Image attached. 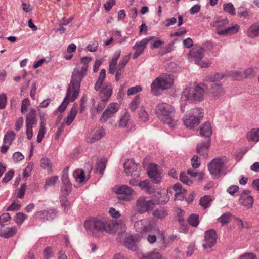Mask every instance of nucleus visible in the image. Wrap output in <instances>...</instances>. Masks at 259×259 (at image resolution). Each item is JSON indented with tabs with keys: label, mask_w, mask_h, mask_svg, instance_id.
<instances>
[{
	"label": "nucleus",
	"mask_w": 259,
	"mask_h": 259,
	"mask_svg": "<svg viewBox=\"0 0 259 259\" xmlns=\"http://www.w3.org/2000/svg\"><path fill=\"white\" fill-rule=\"evenodd\" d=\"M36 111L34 109H30L26 115V123L37 124Z\"/></svg>",
	"instance_id": "obj_29"
},
{
	"label": "nucleus",
	"mask_w": 259,
	"mask_h": 259,
	"mask_svg": "<svg viewBox=\"0 0 259 259\" xmlns=\"http://www.w3.org/2000/svg\"><path fill=\"white\" fill-rule=\"evenodd\" d=\"M174 83L172 76L167 74H162L152 82L151 89L154 95L159 94V89L166 90L171 87Z\"/></svg>",
	"instance_id": "obj_5"
},
{
	"label": "nucleus",
	"mask_w": 259,
	"mask_h": 259,
	"mask_svg": "<svg viewBox=\"0 0 259 259\" xmlns=\"http://www.w3.org/2000/svg\"><path fill=\"white\" fill-rule=\"evenodd\" d=\"M217 234L215 232L210 229L205 232V240L203 246L205 249L210 248L216 243Z\"/></svg>",
	"instance_id": "obj_16"
},
{
	"label": "nucleus",
	"mask_w": 259,
	"mask_h": 259,
	"mask_svg": "<svg viewBox=\"0 0 259 259\" xmlns=\"http://www.w3.org/2000/svg\"><path fill=\"white\" fill-rule=\"evenodd\" d=\"M152 39V37H147L143 39L140 41L137 42L135 45L133 47V50L134 52L133 54L132 58L134 59L137 58L141 54H142L146 45Z\"/></svg>",
	"instance_id": "obj_15"
},
{
	"label": "nucleus",
	"mask_w": 259,
	"mask_h": 259,
	"mask_svg": "<svg viewBox=\"0 0 259 259\" xmlns=\"http://www.w3.org/2000/svg\"><path fill=\"white\" fill-rule=\"evenodd\" d=\"M121 54V51L120 50L116 51L111 61L109 63V72L111 74H114L116 72H117L118 67L117 66V60L118 58L120 57Z\"/></svg>",
	"instance_id": "obj_21"
},
{
	"label": "nucleus",
	"mask_w": 259,
	"mask_h": 259,
	"mask_svg": "<svg viewBox=\"0 0 259 259\" xmlns=\"http://www.w3.org/2000/svg\"><path fill=\"white\" fill-rule=\"evenodd\" d=\"M223 10L231 15H234L236 14L235 9L231 3L224 4L223 5Z\"/></svg>",
	"instance_id": "obj_40"
},
{
	"label": "nucleus",
	"mask_w": 259,
	"mask_h": 259,
	"mask_svg": "<svg viewBox=\"0 0 259 259\" xmlns=\"http://www.w3.org/2000/svg\"><path fill=\"white\" fill-rule=\"evenodd\" d=\"M43 254L44 259H49L53 254L52 248L46 247L44 250Z\"/></svg>",
	"instance_id": "obj_59"
},
{
	"label": "nucleus",
	"mask_w": 259,
	"mask_h": 259,
	"mask_svg": "<svg viewBox=\"0 0 259 259\" xmlns=\"http://www.w3.org/2000/svg\"><path fill=\"white\" fill-rule=\"evenodd\" d=\"M23 118L22 117H19L15 121V129L16 131H19L23 125Z\"/></svg>",
	"instance_id": "obj_57"
},
{
	"label": "nucleus",
	"mask_w": 259,
	"mask_h": 259,
	"mask_svg": "<svg viewBox=\"0 0 259 259\" xmlns=\"http://www.w3.org/2000/svg\"><path fill=\"white\" fill-rule=\"evenodd\" d=\"M130 59V55H127L123 57L122 60L118 65V69L116 74V79L118 80L121 76L122 71V69L125 66Z\"/></svg>",
	"instance_id": "obj_26"
},
{
	"label": "nucleus",
	"mask_w": 259,
	"mask_h": 259,
	"mask_svg": "<svg viewBox=\"0 0 259 259\" xmlns=\"http://www.w3.org/2000/svg\"><path fill=\"white\" fill-rule=\"evenodd\" d=\"M112 93V87L109 84H104L99 92V97L104 101H108Z\"/></svg>",
	"instance_id": "obj_18"
},
{
	"label": "nucleus",
	"mask_w": 259,
	"mask_h": 259,
	"mask_svg": "<svg viewBox=\"0 0 259 259\" xmlns=\"http://www.w3.org/2000/svg\"><path fill=\"white\" fill-rule=\"evenodd\" d=\"M180 179L181 181H182L183 183L186 184L187 185H190L192 183V181L190 180L187 175L183 172L180 174Z\"/></svg>",
	"instance_id": "obj_56"
},
{
	"label": "nucleus",
	"mask_w": 259,
	"mask_h": 259,
	"mask_svg": "<svg viewBox=\"0 0 259 259\" xmlns=\"http://www.w3.org/2000/svg\"><path fill=\"white\" fill-rule=\"evenodd\" d=\"M200 165L199 158L197 156H194L192 158V165L194 168H198Z\"/></svg>",
	"instance_id": "obj_63"
},
{
	"label": "nucleus",
	"mask_w": 259,
	"mask_h": 259,
	"mask_svg": "<svg viewBox=\"0 0 259 259\" xmlns=\"http://www.w3.org/2000/svg\"><path fill=\"white\" fill-rule=\"evenodd\" d=\"M211 201L212 199L209 195H205L201 198L199 203L203 208H206L210 205Z\"/></svg>",
	"instance_id": "obj_41"
},
{
	"label": "nucleus",
	"mask_w": 259,
	"mask_h": 259,
	"mask_svg": "<svg viewBox=\"0 0 259 259\" xmlns=\"http://www.w3.org/2000/svg\"><path fill=\"white\" fill-rule=\"evenodd\" d=\"M15 133L13 131H8L4 136V143L11 145L15 137Z\"/></svg>",
	"instance_id": "obj_33"
},
{
	"label": "nucleus",
	"mask_w": 259,
	"mask_h": 259,
	"mask_svg": "<svg viewBox=\"0 0 259 259\" xmlns=\"http://www.w3.org/2000/svg\"><path fill=\"white\" fill-rule=\"evenodd\" d=\"M147 173L148 176L153 183H158L161 181L162 171L158 168L157 164L154 163L150 164L148 167Z\"/></svg>",
	"instance_id": "obj_14"
},
{
	"label": "nucleus",
	"mask_w": 259,
	"mask_h": 259,
	"mask_svg": "<svg viewBox=\"0 0 259 259\" xmlns=\"http://www.w3.org/2000/svg\"><path fill=\"white\" fill-rule=\"evenodd\" d=\"M17 232V228L16 227H8L2 233V235L5 238H9L14 235Z\"/></svg>",
	"instance_id": "obj_36"
},
{
	"label": "nucleus",
	"mask_w": 259,
	"mask_h": 259,
	"mask_svg": "<svg viewBox=\"0 0 259 259\" xmlns=\"http://www.w3.org/2000/svg\"><path fill=\"white\" fill-rule=\"evenodd\" d=\"M172 189L175 192V197L176 198L179 197V196L183 195L186 193L187 190L182 187L181 184L179 183L175 184L172 187Z\"/></svg>",
	"instance_id": "obj_31"
},
{
	"label": "nucleus",
	"mask_w": 259,
	"mask_h": 259,
	"mask_svg": "<svg viewBox=\"0 0 259 259\" xmlns=\"http://www.w3.org/2000/svg\"><path fill=\"white\" fill-rule=\"evenodd\" d=\"M119 107V104L117 103H111L109 104L100 117V122L101 123L106 122L118 111Z\"/></svg>",
	"instance_id": "obj_12"
},
{
	"label": "nucleus",
	"mask_w": 259,
	"mask_h": 259,
	"mask_svg": "<svg viewBox=\"0 0 259 259\" xmlns=\"http://www.w3.org/2000/svg\"><path fill=\"white\" fill-rule=\"evenodd\" d=\"M91 58L85 57L81 59L80 62L81 70H75L73 74H77L81 76V79L84 76L85 73L88 69V63L91 61Z\"/></svg>",
	"instance_id": "obj_20"
},
{
	"label": "nucleus",
	"mask_w": 259,
	"mask_h": 259,
	"mask_svg": "<svg viewBox=\"0 0 259 259\" xmlns=\"http://www.w3.org/2000/svg\"><path fill=\"white\" fill-rule=\"evenodd\" d=\"M45 134V124L43 122L40 123V128L37 135V141L38 143H40L44 137Z\"/></svg>",
	"instance_id": "obj_50"
},
{
	"label": "nucleus",
	"mask_w": 259,
	"mask_h": 259,
	"mask_svg": "<svg viewBox=\"0 0 259 259\" xmlns=\"http://www.w3.org/2000/svg\"><path fill=\"white\" fill-rule=\"evenodd\" d=\"M35 124L26 123V134L27 138L31 140L33 137V127L35 126Z\"/></svg>",
	"instance_id": "obj_46"
},
{
	"label": "nucleus",
	"mask_w": 259,
	"mask_h": 259,
	"mask_svg": "<svg viewBox=\"0 0 259 259\" xmlns=\"http://www.w3.org/2000/svg\"><path fill=\"white\" fill-rule=\"evenodd\" d=\"M189 224L193 227H196L199 224V216L196 214H192L188 218Z\"/></svg>",
	"instance_id": "obj_43"
},
{
	"label": "nucleus",
	"mask_w": 259,
	"mask_h": 259,
	"mask_svg": "<svg viewBox=\"0 0 259 259\" xmlns=\"http://www.w3.org/2000/svg\"><path fill=\"white\" fill-rule=\"evenodd\" d=\"M257 73V70L254 68H249L246 70L244 73V76L240 72H234L231 74L232 77L235 80H241L244 78L253 76Z\"/></svg>",
	"instance_id": "obj_19"
},
{
	"label": "nucleus",
	"mask_w": 259,
	"mask_h": 259,
	"mask_svg": "<svg viewBox=\"0 0 259 259\" xmlns=\"http://www.w3.org/2000/svg\"><path fill=\"white\" fill-rule=\"evenodd\" d=\"M158 118L164 123L173 126V117L175 113L174 107L170 104L162 102L158 104L155 109Z\"/></svg>",
	"instance_id": "obj_2"
},
{
	"label": "nucleus",
	"mask_w": 259,
	"mask_h": 259,
	"mask_svg": "<svg viewBox=\"0 0 259 259\" xmlns=\"http://www.w3.org/2000/svg\"><path fill=\"white\" fill-rule=\"evenodd\" d=\"M228 20L218 18L215 21L211 23L212 27H215L216 32L220 35H228L236 33L238 32L240 27L235 24L231 27H228Z\"/></svg>",
	"instance_id": "obj_4"
},
{
	"label": "nucleus",
	"mask_w": 259,
	"mask_h": 259,
	"mask_svg": "<svg viewBox=\"0 0 259 259\" xmlns=\"http://www.w3.org/2000/svg\"><path fill=\"white\" fill-rule=\"evenodd\" d=\"M114 191L115 193L119 195V198L124 200H129L131 196L135 194V191L127 185H122L115 187Z\"/></svg>",
	"instance_id": "obj_11"
},
{
	"label": "nucleus",
	"mask_w": 259,
	"mask_h": 259,
	"mask_svg": "<svg viewBox=\"0 0 259 259\" xmlns=\"http://www.w3.org/2000/svg\"><path fill=\"white\" fill-rule=\"evenodd\" d=\"M233 217L229 213L224 214L218 219V221L222 224L224 225L233 220Z\"/></svg>",
	"instance_id": "obj_49"
},
{
	"label": "nucleus",
	"mask_w": 259,
	"mask_h": 259,
	"mask_svg": "<svg viewBox=\"0 0 259 259\" xmlns=\"http://www.w3.org/2000/svg\"><path fill=\"white\" fill-rule=\"evenodd\" d=\"M40 166L41 168L46 170L48 173L53 172V165L49 158H42L40 161Z\"/></svg>",
	"instance_id": "obj_27"
},
{
	"label": "nucleus",
	"mask_w": 259,
	"mask_h": 259,
	"mask_svg": "<svg viewBox=\"0 0 259 259\" xmlns=\"http://www.w3.org/2000/svg\"><path fill=\"white\" fill-rule=\"evenodd\" d=\"M154 205L153 200H146L144 197H140L136 202L137 208L141 213L152 210Z\"/></svg>",
	"instance_id": "obj_13"
},
{
	"label": "nucleus",
	"mask_w": 259,
	"mask_h": 259,
	"mask_svg": "<svg viewBox=\"0 0 259 259\" xmlns=\"http://www.w3.org/2000/svg\"><path fill=\"white\" fill-rule=\"evenodd\" d=\"M98 48V43L97 41H92L88 45L87 48L90 52L96 51Z\"/></svg>",
	"instance_id": "obj_60"
},
{
	"label": "nucleus",
	"mask_w": 259,
	"mask_h": 259,
	"mask_svg": "<svg viewBox=\"0 0 259 259\" xmlns=\"http://www.w3.org/2000/svg\"><path fill=\"white\" fill-rule=\"evenodd\" d=\"M74 176L76 181L79 183L83 182L85 180L84 172L82 170H77L74 174Z\"/></svg>",
	"instance_id": "obj_48"
},
{
	"label": "nucleus",
	"mask_w": 259,
	"mask_h": 259,
	"mask_svg": "<svg viewBox=\"0 0 259 259\" xmlns=\"http://www.w3.org/2000/svg\"><path fill=\"white\" fill-rule=\"evenodd\" d=\"M142 88L139 85H137L128 89L127 94L128 96H131L140 92Z\"/></svg>",
	"instance_id": "obj_54"
},
{
	"label": "nucleus",
	"mask_w": 259,
	"mask_h": 259,
	"mask_svg": "<svg viewBox=\"0 0 259 259\" xmlns=\"http://www.w3.org/2000/svg\"><path fill=\"white\" fill-rule=\"evenodd\" d=\"M226 160L224 158H217L213 159L208 165V168L210 174L215 177H220V174L223 170Z\"/></svg>",
	"instance_id": "obj_9"
},
{
	"label": "nucleus",
	"mask_w": 259,
	"mask_h": 259,
	"mask_svg": "<svg viewBox=\"0 0 259 259\" xmlns=\"http://www.w3.org/2000/svg\"><path fill=\"white\" fill-rule=\"evenodd\" d=\"M204 93L203 88L199 85L194 88H186L183 91L182 98L184 100L200 101L203 99Z\"/></svg>",
	"instance_id": "obj_7"
},
{
	"label": "nucleus",
	"mask_w": 259,
	"mask_h": 259,
	"mask_svg": "<svg viewBox=\"0 0 259 259\" xmlns=\"http://www.w3.org/2000/svg\"><path fill=\"white\" fill-rule=\"evenodd\" d=\"M63 181L65 182V184L62 188V192L64 195H67L71 191V185L67 179L63 178Z\"/></svg>",
	"instance_id": "obj_45"
},
{
	"label": "nucleus",
	"mask_w": 259,
	"mask_h": 259,
	"mask_svg": "<svg viewBox=\"0 0 259 259\" xmlns=\"http://www.w3.org/2000/svg\"><path fill=\"white\" fill-rule=\"evenodd\" d=\"M69 103V102L64 99L61 105L58 108V111L61 113L63 112L66 110Z\"/></svg>",
	"instance_id": "obj_62"
},
{
	"label": "nucleus",
	"mask_w": 259,
	"mask_h": 259,
	"mask_svg": "<svg viewBox=\"0 0 259 259\" xmlns=\"http://www.w3.org/2000/svg\"><path fill=\"white\" fill-rule=\"evenodd\" d=\"M81 76L77 74H72V80L69 84L65 99L68 102H73L77 98L80 92V83Z\"/></svg>",
	"instance_id": "obj_6"
},
{
	"label": "nucleus",
	"mask_w": 259,
	"mask_h": 259,
	"mask_svg": "<svg viewBox=\"0 0 259 259\" xmlns=\"http://www.w3.org/2000/svg\"><path fill=\"white\" fill-rule=\"evenodd\" d=\"M14 175V171L13 170L8 171L5 174L4 177L3 178L2 182L3 183H7L13 178Z\"/></svg>",
	"instance_id": "obj_55"
},
{
	"label": "nucleus",
	"mask_w": 259,
	"mask_h": 259,
	"mask_svg": "<svg viewBox=\"0 0 259 259\" xmlns=\"http://www.w3.org/2000/svg\"><path fill=\"white\" fill-rule=\"evenodd\" d=\"M105 134V131L103 127H97L94 130L92 137L89 138L90 142H94L103 138Z\"/></svg>",
	"instance_id": "obj_23"
},
{
	"label": "nucleus",
	"mask_w": 259,
	"mask_h": 259,
	"mask_svg": "<svg viewBox=\"0 0 259 259\" xmlns=\"http://www.w3.org/2000/svg\"><path fill=\"white\" fill-rule=\"evenodd\" d=\"M248 35L250 37H254L259 35V23L251 25L248 30Z\"/></svg>",
	"instance_id": "obj_30"
},
{
	"label": "nucleus",
	"mask_w": 259,
	"mask_h": 259,
	"mask_svg": "<svg viewBox=\"0 0 259 259\" xmlns=\"http://www.w3.org/2000/svg\"><path fill=\"white\" fill-rule=\"evenodd\" d=\"M59 177L57 176H54L47 178L44 185V188L47 189L48 187L54 186L58 181Z\"/></svg>",
	"instance_id": "obj_37"
},
{
	"label": "nucleus",
	"mask_w": 259,
	"mask_h": 259,
	"mask_svg": "<svg viewBox=\"0 0 259 259\" xmlns=\"http://www.w3.org/2000/svg\"><path fill=\"white\" fill-rule=\"evenodd\" d=\"M27 218V215L22 213L19 212L14 217V221L18 226H20Z\"/></svg>",
	"instance_id": "obj_42"
},
{
	"label": "nucleus",
	"mask_w": 259,
	"mask_h": 259,
	"mask_svg": "<svg viewBox=\"0 0 259 259\" xmlns=\"http://www.w3.org/2000/svg\"><path fill=\"white\" fill-rule=\"evenodd\" d=\"M130 115L128 112L126 111L121 116L119 122V126L120 127H125L130 121Z\"/></svg>",
	"instance_id": "obj_35"
},
{
	"label": "nucleus",
	"mask_w": 259,
	"mask_h": 259,
	"mask_svg": "<svg viewBox=\"0 0 259 259\" xmlns=\"http://www.w3.org/2000/svg\"><path fill=\"white\" fill-rule=\"evenodd\" d=\"M7 102V97L5 94L2 93L0 95V109L5 108Z\"/></svg>",
	"instance_id": "obj_58"
},
{
	"label": "nucleus",
	"mask_w": 259,
	"mask_h": 259,
	"mask_svg": "<svg viewBox=\"0 0 259 259\" xmlns=\"http://www.w3.org/2000/svg\"><path fill=\"white\" fill-rule=\"evenodd\" d=\"M204 52V51L202 48H193L190 50L189 56L191 58H194L196 63L201 67L207 68L210 66V62L202 60Z\"/></svg>",
	"instance_id": "obj_8"
},
{
	"label": "nucleus",
	"mask_w": 259,
	"mask_h": 259,
	"mask_svg": "<svg viewBox=\"0 0 259 259\" xmlns=\"http://www.w3.org/2000/svg\"><path fill=\"white\" fill-rule=\"evenodd\" d=\"M136 241V238L131 235L126 238L125 244L126 247L133 250L135 249L136 248L135 244Z\"/></svg>",
	"instance_id": "obj_39"
},
{
	"label": "nucleus",
	"mask_w": 259,
	"mask_h": 259,
	"mask_svg": "<svg viewBox=\"0 0 259 259\" xmlns=\"http://www.w3.org/2000/svg\"><path fill=\"white\" fill-rule=\"evenodd\" d=\"M247 139L249 141L257 142L259 140V128L252 129L247 134Z\"/></svg>",
	"instance_id": "obj_32"
},
{
	"label": "nucleus",
	"mask_w": 259,
	"mask_h": 259,
	"mask_svg": "<svg viewBox=\"0 0 259 259\" xmlns=\"http://www.w3.org/2000/svg\"><path fill=\"white\" fill-rule=\"evenodd\" d=\"M30 105V102L28 99L26 98L22 101L21 108V111L22 113H24V112L27 111V109Z\"/></svg>",
	"instance_id": "obj_53"
},
{
	"label": "nucleus",
	"mask_w": 259,
	"mask_h": 259,
	"mask_svg": "<svg viewBox=\"0 0 259 259\" xmlns=\"http://www.w3.org/2000/svg\"><path fill=\"white\" fill-rule=\"evenodd\" d=\"M106 76V71L105 69H102L101 70V72H100L99 76L98 79V80L97 81L95 85V89L96 90L98 91L99 90L101 87L102 84L103 82V81L105 78Z\"/></svg>",
	"instance_id": "obj_34"
},
{
	"label": "nucleus",
	"mask_w": 259,
	"mask_h": 259,
	"mask_svg": "<svg viewBox=\"0 0 259 259\" xmlns=\"http://www.w3.org/2000/svg\"><path fill=\"white\" fill-rule=\"evenodd\" d=\"M33 167V164L32 162H30L28 164L27 166L23 171V175L24 178H27L30 176V174L32 170Z\"/></svg>",
	"instance_id": "obj_51"
},
{
	"label": "nucleus",
	"mask_w": 259,
	"mask_h": 259,
	"mask_svg": "<svg viewBox=\"0 0 259 259\" xmlns=\"http://www.w3.org/2000/svg\"><path fill=\"white\" fill-rule=\"evenodd\" d=\"M140 97L139 96L135 97L132 101L130 105V108L131 111H135L137 109L138 105L140 103Z\"/></svg>",
	"instance_id": "obj_47"
},
{
	"label": "nucleus",
	"mask_w": 259,
	"mask_h": 259,
	"mask_svg": "<svg viewBox=\"0 0 259 259\" xmlns=\"http://www.w3.org/2000/svg\"><path fill=\"white\" fill-rule=\"evenodd\" d=\"M125 172L133 177L139 176L137 165L132 160H127L124 163Z\"/></svg>",
	"instance_id": "obj_17"
},
{
	"label": "nucleus",
	"mask_w": 259,
	"mask_h": 259,
	"mask_svg": "<svg viewBox=\"0 0 259 259\" xmlns=\"http://www.w3.org/2000/svg\"><path fill=\"white\" fill-rule=\"evenodd\" d=\"M193 115H190L186 118L184 121V124L189 128H193L198 125L200 123V120L203 117L202 110L200 109H196L194 110Z\"/></svg>",
	"instance_id": "obj_10"
},
{
	"label": "nucleus",
	"mask_w": 259,
	"mask_h": 259,
	"mask_svg": "<svg viewBox=\"0 0 259 259\" xmlns=\"http://www.w3.org/2000/svg\"><path fill=\"white\" fill-rule=\"evenodd\" d=\"M135 228L137 232L141 234L151 233L147 237V240L150 243H154L156 241V237L162 240H164V233L161 231L155 223H152L148 220H141L135 224Z\"/></svg>",
	"instance_id": "obj_1"
},
{
	"label": "nucleus",
	"mask_w": 259,
	"mask_h": 259,
	"mask_svg": "<svg viewBox=\"0 0 259 259\" xmlns=\"http://www.w3.org/2000/svg\"><path fill=\"white\" fill-rule=\"evenodd\" d=\"M24 159L23 155L20 152H15L13 155V159L15 162H18Z\"/></svg>",
	"instance_id": "obj_64"
},
{
	"label": "nucleus",
	"mask_w": 259,
	"mask_h": 259,
	"mask_svg": "<svg viewBox=\"0 0 259 259\" xmlns=\"http://www.w3.org/2000/svg\"><path fill=\"white\" fill-rule=\"evenodd\" d=\"M210 142V139L207 138L203 144H199L197 148V152L200 155H207Z\"/></svg>",
	"instance_id": "obj_25"
},
{
	"label": "nucleus",
	"mask_w": 259,
	"mask_h": 259,
	"mask_svg": "<svg viewBox=\"0 0 259 259\" xmlns=\"http://www.w3.org/2000/svg\"><path fill=\"white\" fill-rule=\"evenodd\" d=\"M78 111V105L76 103L73 104L72 108L68 113L67 116L64 119L63 123L69 125L73 121Z\"/></svg>",
	"instance_id": "obj_22"
},
{
	"label": "nucleus",
	"mask_w": 259,
	"mask_h": 259,
	"mask_svg": "<svg viewBox=\"0 0 259 259\" xmlns=\"http://www.w3.org/2000/svg\"><path fill=\"white\" fill-rule=\"evenodd\" d=\"M139 118L143 122H146L149 120V114L145 111L143 107H141L138 111Z\"/></svg>",
	"instance_id": "obj_38"
},
{
	"label": "nucleus",
	"mask_w": 259,
	"mask_h": 259,
	"mask_svg": "<svg viewBox=\"0 0 259 259\" xmlns=\"http://www.w3.org/2000/svg\"><path fill=\"white\" fill-rule=\"evenodd\" d=\"M212 134V127L210 122H205L201 127L200 134L204 136L207 138H209V137Z\"/></svg>",
	"instance_id": "obj_28"
},
{
	"label": "nucleus",
	"mask_w": 259,
	"mask_h": 259,
	"mask_svg": "<svg viewBox=\"0 0 259 259\" xmlns=\"http://www.w3.org/2000/svg\"><path fill=\"white\" fill-rule=\"evenodd\" d=\"M240 201L243 205L250 208L252 207L253 205V198L248 193L245 192L241 194Z\"/></svg>",
	"instance_id": "obj_24"
},
{
	"label": "nucleus",
	"mask_w": 259,
	"mask_h": 259,
	"mask_svg": "<svg viewBox=\"0 0 259 259\" xmlns=\"http://www.w3.org/2000/svg\"><path fill=\"white\" fill-rule=\"evenodd\" d=\"M112 226L115 229H117L119 227V225L118 224L111 225L107 222H104L95 219H90L84 223V227L85 228L90 230L96 235L99 233L103 232L112 233L113 231L111 230Z\"/></svg>",
	"instance_id": "obj_3"
},
{
	"label": "nucleus",
	"mask_w": 259,
	"mask_h": 259,
	"mask_svg": "<svg viewBox=\"0 0 259 259\" xmlns=\"http://www.w3.org/2000/svg\"><path fill=\"white\" fill-rule=\"evenodd\" d=\"M141 259H164L162 257L161 254L158 252L149 253L146 255L142 256Z\"/></svg>",
	"instance_id": "obj_44"
},
{
	"label": "nucleus",
	"mask_w": 259,
	"mask_h": 259,
	"mask_svg": "<svg viewBox=\"0 0 259 259\" xmlns=\"http://www.w3.org/2000/svg\"><path fill=\"white\" fill-rule=\"evenodd\" d=\"M153 215L157 219H163L167 215V213L163 209L156 210L153 212Z\"/></svg>",
	"instance_id": "obj_52"
},
{
	"label": "nucleus",
	"mask_w": 259,
	"mask_h": 259,
	"mask_svg": "<svg viewBox=\"0 0 259 259\" xmlns=\"http://www.w3.org/2000/svg\"><path fill=\"white\" fill-rule=\"evenodd\" d=\"M115 0H108L106 3L104 4V7L105 9L107 11H109L112 7L115 5Z\"/></svg>",
	"instance_id": "obj_61"
}]
</instances>
